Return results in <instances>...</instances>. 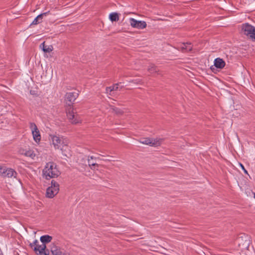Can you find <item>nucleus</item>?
<instances>
[{"instance_id": "obj_11", "label": "nucleus", "mask_w": 255, "mask_h": 255, "mask_svg": "<svg viewBox=\"0 0 255 255\" xmlns=\"http://www.w3.org/2000/svg\"><path fill=\"white\" fill-rule=\"evenodd\" d=\"M78 93L77 92H69L66 95V99L70 102H74L78 97Z\"/></svg>"}, {"instance_id": "obj_2", "label": "nucleus", "mask_w": 255, "mask_h": 255, "mask_svg": "<svg viewBox=\"0 0 255 255\" xmlns=\"http://www.w3.org/2000/svg\"><path fill=\"white\" fill-rule=\"evenodd\" d=\"M59 190V184L52 180L51 185L46 190V197L49 198H53L58 193Z\"/></svg>"}, {"instance_id": "obj_19", "label": "nucleus", "mask_w": 255, "mask_h": 255, "mask_svg": "<svg viewBox=\"0 0 255 255\" xmlns=\"http://www.w3.org/2000/svg\"><path fill=\"white\" fill-rule=\"evenodd\" d=\"M51 240L52 237L48 235L43 236L40 237V241L44 244L50 242Z\"/></svg>"}, {"instance_id": "obj_24", "label": "nucleus", "mask_w": 255, "mask_h": 255, "mask_svg": "<svg viewBox=\"0 0 255 255\" xmlns=\"http://www.w3.org/2000/svg\"><path fill=\"white\" fill-rule=\"evenodd\" d=\"M118 89H119L118 84H116L113 85V86L109 87V89H110V92H112L113 91L118 90Z\"/></svg>"}, {"instance_id": "obj_13", "label": "nucleus", "mask_w": 255, "mask_h": 255, "mask_svg": "<svg viewBox=\"0 0 255 255\" xmlns=\"http://www.w3.org/2000/svg\"><path fill=\"white\" fill-rule=\"evenodd\" d=\"M40 47L42 48L44 52L49 53L53 50V47L52 45H45L44 42L40 45Z\"/></svg>"}, {"instance_id": "obj_15", "label": "nucleus", "mask_w": 255, "mask_h": 255, "mask_svg": "<svg viewBox=\"0 0 255 255\" xmlns=\"http://www.w3.org/2000/svg\"><path fill=\"white\" fill-rule=\"evenodd\" d=\"M183 52L190 51L192 49L191 43H182L180 47Z\"/></svg>"}, {"instance_id": "obj_25", "label": "nucleus", "mask_w": 255, "mask_h": 255, "mask_svg": "<svg viewBox=\"0 0 255 255\" xmlns=\"http://www.w3.org/2000/svg\"><path fill=\"white\" fill-rule=\"evenodd\" d=\"M148 71L151 73L156 72V71L155 66L152 64L150 65L148 68Z\"/></svg>"}, {"instance_id": "obj_5", "label": "nucleus", "mask_w": 255, "mask_h": 255, "mask_svg": "<svg viewBox=\"0 0 255 255\" xmlns=\"http://www.w3.org/2000/svg\"><path fill=\"white\" fill-rule=\"evenodd\" d=\"M50 138L52 143L56 149H58L59 148H63L62 144L65 142L62 137L56 135H51Z\"/></svg>"}, {"instance_id": "obj_20", "label": "nucleus", "mask_w": 255, "mask_h": 255, "mask_svg": "<svg viewBox=\"0 0 255 255\" xmlns=\"http://www.w3.org/2000/svg\"><path fill=\"white\" fill-rule=\"evenodd\" d=\"M109 18L112 21H117L119 20V14L116 12L111 13L109 15Z\"/></svg>"}, {"instance_id": "obj_12", "label": "nucleus", "mask_w": 255, "mask_h": 255, "mask_svg": "<svg viewBox=\"0 0 255 255\" xmlns=\"http://www.w3.org/2000/svg\"><path fill=\"white\" fill-rule=\"evenodd\" d=\"M214 65L217 68L222 69L225 66V62L222 59L217 58L214 60Z\"/></svg>"}, {"instance_id": "obj_18", "label": "nucleus", "mask_w": 255, "mask_h": 255, "mask_svg": "<svg viewBox=\"0 0 255 255\" xmlns=\"http://www.w3.org/2000/svg\"><path fill=\"white\" fill-rule=\"evenodd\" d=\"M51 253L53 255H65L62 251L56 247L52 248Z\"/></svg>"}, {"instance_id": "obj_16", "label": "nucleus", "mask_w": 255, "mask_h": 255, "mask_svg": "<svg viewBox=\"0 0 255 255\" xmlns=\"http://www.w3.org/2000/svg\"><path fill=\"white\" fill-rule=\"evenodd\" d=\"M62 146L63 148H59L58 149H60L61 151L63 154L66 156H68L70 155V154L68 152L69 151V148L65 142L62 144Z\"/></svg>"}, {"instance_id": "obj_10", "label": "nucleus", "mask_w": 255, "mask_h": 255, "mask_svg": "<svg viewBox=\"0 0 255 255\" xmlns=\"http://www.w3.org/2000/svg\"><path fill=\"white\" fill-rule=\"evenodd\" d=\"M150 146H160L163 141V139L161 138H150Z\"/></svg>"}, {"instance_id": "obj_27", "label": "nucleus", "mask_w": 255, "mask_h": 255, "mask_svg": "<svg viewBox=\"0 0 255 255\" xmlns=\"http://www.w3.org/2000/svg\"><path fill=\"white\" fill-rule=\"evenodd\" d=\"M109 89V87L106 88V93L107 94H108L109 95L113 96L112 92H110V89Z\"/></svg>"}, {"instance_id": "obj_6", "label": "nucleus", "mask_w": 255, "mask_h": 255, "mask_svg": "<svg viewBox=\"0 0 255 255\" xmlns=\"http://www.w3.org/2000/svg\"><path fill=\"white\" fill-rule=\"evenodd\" d=\"M128 21L130 25L133 28L142 29L145 28L147 26L145 21L137 20L133 18H129Z\"/></svg>"}, {"instance_id": "obj_9", "label": "nucleus", "mask_w": 255, "mask_h": 255, "mask_svg": "<svg viewBox=\"0 0 255 255\" xmlns=\"http://www.w3.org/2000/svg\"><path fill=\"white\" fill-rule=\"evenodd\" d=\"M18 152L20 154L24 155L26 156L30 157L31 158H33L35 156V154L33 153V151L31 150H26L21 148L19 149Z\"/></svg>"}, {"instance_id": "obj_26", "label": "nucleus", "mask_w": 255, "mask_h": 255, "mask_svg": "<svg viewBox=\"0 0 255 255\" xmlns=\"http://www.w3.org/2000/svg\"><path fill=\"white\" fill-rule=\"evenodd\" d=\"M113 110L117 114H121L122 113V112L120 110L116 108H113Z\"/></svg>"}, {"instance_id": "obj_17", "label": "nucleus", "mask_w": 255, "mask_h": 255, "mask_svg": "<svg viewBox=\"0 0 255 255\" xmlns=\"http://www.w3.org/2000/svg\"><path fill=\"white\" fill-rule=\"evenodd\" d=\"M16 172L11 168H7L6 169L4 177H11L12 176L15 177L16 175Z\"/></svg>"}, {"instance_id": "obj_3", "label": "nucleus", "mask_w": 255, "mask_h": 255, "mask_svg": "<svg viewBox=\"0 0 255 255\" xmlns=\"http://www.w3.org/2000/svg\"><path fill=\"white\" fill-rule=\"evenodd\" d=\"M242 29L245 35L255 40V27L248 23H246L243 25Z\"/></svg>"}, {"instance_id": "obj_8", "label": "nucleus", "mask_w": 255, "mask_h": 255, "mask_svg": "<svg viewBox=\"0 0 255 255\" xmlns=\"http://www.w3.org/2000/svg\"><path fill=\"white\" fill-rule=\"evenodd\" d=\"M30 245L32 248H34L35 251L38 252L39 254L43 253L46 248L45 244L41 243V245H39V242L36 240L33 243L30 244Z\"/></svg>"}, {"instance_id": "obj_1", "label": "nucleus", "mask_w": 255, "mask_h": 255, "mask_svg": "<svg viewBox=\"0 0 255 255\" xmlns=\"http://www.w3.org/2000/svg\"><path fill=\"white\" fill-rule=\"evenodd\" d=\"M59 175L56 165L52 162L47 163L43 170V175L46 179L57 177Z\"/></svg>"}, {"instance_id": "obj_21", "label": "nucleus", "mask_w": 255, "mask_h": 255, "mask_svg": "<svg viewBox=\"0 0 255 255\" xmlns=\"http://www.w3.org/2000/svg\"><path fill=\"white\" fill-rule=\"evenodd\" d=\"M150 138L145 137L141 138L139 140V142L142 144L150 146Z\"/></svg>"}, {"instance_id": "obj_4", "label": "nucleus", "mask_w": 255, "mask_h": 255, "mask_svg": "<svg viewBox=\"0 0 255 255\" xmlns=\"http://www.w3.org/2000/svg\"><path fill=\"white\" fill-rule=\"evenodd\" d=\"M67 116L68 120L72 124L76 125L81 122L79 116L72 109L68 110Z\"/></svg>"}, {"instance_id": "obj_7", "label": "nucleus", "mask_w": 255, "mask_h": 255, "mask_svg": "<svg viewBox=\"0 0 255 255\" xmlns=\"http://www.w3.org/2000/svg\"><path fill=\"white\" fill-rule=\"evenodd\" d=\"M30 128L34 140L38 143L41 139V135L36 125L33 123L30 124Z\"/></svg>"}, {"instance_id": "obj_22", "label": "nucleus", "mask_w": 255, "mask_h": 255, "mask_svg": "<svg viewBox=\"0 0 255 255\" xmlns=\"http://www.w3.org/2000/svg\"><path fill=\"white\" fill-rule=\"evenodd\" d=\"M93 159V157L92 156H91L90 158H89L88 160L89 165L90 166V167L92 169H94L95 166H98V165L97 164H96V163L92 161Z\"/></svg>"}, {"instance_id": "obj_14", "label": "nucleus", "mask_w": 255, "mask_h": 255, "mask_svg": "<svg viewBox=\"0 0 255 255\" xmlns=\"http://www.w3.org/2000/svg\"><path fill=\"white\" fill-rule=\"evenodd\" d=\"M47 13H43L38 15L32 21L31 24L36 25L42 21L44 15H46Z\"/></svg>"}, {"instance_id": "obj_28", "label": "nucleus", "mask_w": 255, "mask_h": 255, "mask_svg": "<svg viewBox=\"0 0 255 255\" xmlns=\"http://www.w3.org/2000/svg\"><path fill=\"white\" fill-rule=\"evenodd\" d=\"M240 166L242 167V168L243 169V170L244 171L245 173H246V174H248V172L245 169L244 166H243V165L241 163H240Z\"/></svg>"}, {"instance_id": "obj_23", "label": "nucleus", "mask_w": 255, "mask_h": 255, "mask_svg": "<svg viewBox=\"0 0 255 255\" xmlns=\"http://www.w3.org/2000/svg\"><path fill=\"white\" fill-rule=\"evenodd\" d=\"M6 167L0 166V176L4 177Z\"/></svg>"}]
</instances>
